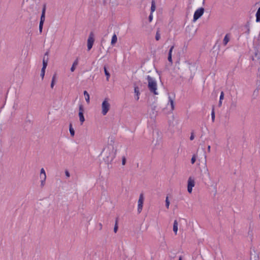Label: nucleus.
<instances>
[{
    "instance_id": "f257e3e1",
    "label": "nucleus",
    "mask_w": 260,
    "mask_h": 260,
    "mask_svg": "<svg viewBox=\"0 0 260 260\" xmlns=\"http://www.w3.org/2000/svg\"><path fill=\"white\" fill-rule=\"evenodd\" d=\"M116 149L113 145H109L107 148L103 150L104 157L103 159L106 164H111L116 156Z\"/></svg>"
},
{
    "instance_id": "f03ea898",
    "label": "nucleus",
    "mask_w": 260,
    "mask_h": 260,
    "mask_svg": "<svg viewBox=\"0 0 260 260\" xmlns=\"http://www.w3.org/2000/svg\"><path fill=\"white\" fill-rule=\"evenodd\" d=\"M146 79L148 81V88L150 92L153 93L154 95H158V93L157 91V85L156 80L149 75L147 76Z\"/></svg>"
},
{
    "instance_id": "7ed1b4c3",
    "label": "nucleus",
    "mask_w": 260,
    "mask_h": 260,
    "mask_svg": "<svg viewBox=\"0 0 260 260\" xmlns=\"http://www.w3.org/2000/svg\"><path fill=\"white\" fill-rule=\"evenodd\" d=\"M108 98H106L102 104V114L103 115H106L110 110V104Z\"/></svg>"
},
{
    "instance_id": "20e7f679",
    "label": "nucleus",
    "mask_w": 260,
    "mask_h": 260,
    "mask_svg": "<svg viewBox=\"0 0 260 260\" xmlns=\"http://www.w3.org/2000/svg\"><path fill=\"white\" fill-rule=\"evenodd\" d=\"M46 8V4H44L42 11V14L41 16L40 24H39V31L40 33H41L42 32L43 24H44L45 20Z\"/></svg>"
},
{
    "instance_id": "39448f33",
    "label": "nucleus",
    "mask_w": 260,
    "mask_h": 260,
    "mask_svg": "<svg viewBox=\"0 0 260 260\" xmlns=\"http://www.w3.org/2000/svg\"><path fill=\"white\" fill-rule=\"evenodd\" d=\"M195 185L194 179L192 177H189L187 180V191L189 193L192 191V188Z\"/></svg>"
},
{
    "instance_id": "423d86ee",
    "label": "nucleus",
    "mask_w": 260,
    "mask_h": 260,
    "mask_svg": "<svg viewBox=\"0 0 260 260\" xmlns=\"http://www.w3.org/2000/svg\"><path fill=\"white\" fill-rule=\"evenodd\" d=\"M94 42V34L93 32H90L87 40V49L88 51L92 48Z\"/></svg>"
},
{
    "instance_id": "0eeeda50",
    "label": "nucleus",
    "mask_w": 260,
    "mask_h": 260,
    "mask_svg": "<svg viewBox=\"0 0 260 260\" xmlns=\"http://www.w3.org/2000/svg\"><path fill=\"white\" fill-rule=\"evenodd\" d=\"M144 198L143 193H141L138 202V212L140 213L142 210Z\"/></svg>"
},
{
    "instance_id": "6e6552de",
    "label": "nucleus",
    "mask_w": 260,
    "mask_h": 260,
    "mask_svg": "<svg viewBox=\"0 0 260 260\" xmlns=\"http://www.w3.org/2000/svg\"><path fill=\"white\" fill-rule=\"evenodd\" d=\"M204 9L203 8H200L197 9L193 15V21L197 20L204 13Z\"/></svg>"
},
{
    "instance_id": "1a4fd4ad",
    "label": "nucleus",
    "mask_w": 260,
    "mask_h": 260,
    "mask_svg": "<svg viewBox=\"0 0 260 260\" xmlns=\"http://www.w3.org/2000/svg\"><path fill=\"white\" fill-rule=\"evenodd\" d=\"M49 58L47 57H43V67L41 70V76L42 79L44 78L45 73V69L47 66Z\"/></svg>"
},
{
    "instance_id": "9d476101",
    "label": "nucleus",
    "mask_w": 260,
    "mask_h": 260,
    "mask_svg": "<svg viewBox=\"0 0 260 260\" xmlns=\"http://www.w3.org/2000/svg\"><path fill=\"white\" fill-rule=\"evenodd\" d=\"M174 48V46H171V47L170 48V49L169 50V52L168 57V61L171 63H172V62H173L172 58V53Z\"/></svg>"
},
{
    "instance_id": "9b49d317",
    "label": "nucleus",
    "mask_w": 260,
    "mask_h": 260,
    "mask_svg": "<svg viewBox=\"0 0 260 260\" xmlns=\"http://www.w3.org/2000/svg\"><path fill=\"white\" fill-rule=\"evenodd\" d=\"M169 103L170 104L171 107V110L173 111L174 110L175 108V105L174 103L173 99L170 96H169Z\"/></svg>"
},
{
    "instance_id": "f8f14e48",
    "label": "nucleus",
    "mask_w": 260,
    "mask_h": 260,
    "mask_svg": "<svg viewBox=\"0 0 260 260\" xmlns=\"http://www.w3.org/2000/svg\"><path fill=\"white\" fill-rule=\"evenodd\" d=\"M117 41V37L115 34H114L111 39V44L112 46H114Z\"/></svg>"
},
{
    "instance_id": "ddd939ff",
    "label": "nucleus",
    "mask_w": 260,
    "mask_h": 260,
    "mask_svg": "<svg viewBox=\"0 0 260 260\" xmlns=\"http://www.w3.org/2000/svg\"><path fill=\"white\" fill-rule=\"evenodd\" d=\"M230 39V35L226 34L225 36V37L223 39V44L224 46L226 45L229 42Z\"/></svg>"
},
{
    "instance_id": "4468645a",
    "label": "nucleus",
    "mask_w": 260,
    "mask_h": 260,
    "mask_svg": "<svg viewBox=\"0 0 260 260\" xmlns=\"http://www.w3.org/2000/svg\"><path fill=\"white\" fill-rule=\"evenodd\" d=\"M173 231L175 235H177L178 231V222L176 220H174L173 223Z\"/></svg>"
},
{
    "instance_id": "2eb2a0df",
    "label": "nucleus",
    "mask_w": 260,
    "mask_h": 260,
    "mask_svg": "<svg viewBox=\"0 0 260 260\" xmlns=\"http://www.w3.org/2000/svg\"><path fill=\"white\" fill-rule=\"evenodd\" d=\"M56 74H54L52 77V81H51V85H50L51 88H53L54 87V84L56 82Z\"/></svg>"
},
{
    "instance_id": "dca6fc26",
    "label": "nucleus",
    "mask_w": 260,
    "mask_h": 260,
    "mask_svg": "<svg viewBox=\"0 0 260 260\" xmlns=\"http://www.w3.org/2000/svg\"><path fill=\"white\" fill-rule=\"evenodd\" d=\"M78 59H77L74 61V62L71 68V72H73L75 71V68L78 65Z\"/></svg>"
},
{
    "instance_id": "f3484780",
    "label": "nucleus",
    "mask_w": 260,
    "mask_h": 260,
    "mask_svg": "<svg viewBox=\"0 0 260 260\" xmlns=\"http://www.w3.org/2000/svg\"><path fill=\"white\" fill-rule=\"evenodd\" d=\"M84 95L85 96V101L87 103H89L90 96L89 94L87 91H84Z\"/></svg>"
},
{
    "instance_id": "a211bd4d",
    "label": "nucleus",
    "mask_w": 260,
    "mask_h": 260,
    "mask_svg": "<svg viewBox=\"0 0 260 260\" xmlns=\"http://www.w3.org/2000/svg\"><path fill=\"white\" fill-rule=\"evenodd\" d=\"M155 9H156V7H155V1L153 0L151 2V12L150 13H153L155 11Z\"/></svg>"
},
{
    "instance_id": "6ab92c4d",
    "label": "nucleus",
    "mask_w": 260,
    "mask_h": 260,
    "mask_svg": "<svg viewBox=\"0 0 260 260\" xmlns=\"http://www.w3.org/2000/svg\"><path fill=\"white\" fill-rule=\"evenodd\" d=\"M104 72H105V75L106 76V80H107V81H108L109 80V78L110 77V74L109 73V72L107 71V68L105 66L104 67Z\"/></svg>"
},
{
    "instance_id": "aec40b11",
    "label": "nucleus",
    "mask_w": 260,
    "mask_h": 260,
    "mask_svg": "<svg viewBox=\"0 0 260 260\" xmlns=\"http://www.w3.org/2000/svg\"><path fill=\"white\" fill-rule=\"evenodd\" d=\"M79 116L80 121L81 122V124H82L83 122L85 121L83 113H82L81 112H79Z\"/></svg>"
},
{
    "instance_id": "412c9836",
    "label": "nucleus",
    "mask_w": 260,
    "mask_h": 260,
    "mask_svg": "<svg viewBox=\"0 0 260 260\" xmlns=\"http://www.w3.org/2000/svg\"><path fill=\"white\" fill-rule=\"evenodd\" d=\"M256 21L258 22L260 21V8H259L256 13Z\"/></svg>"
},
{
    "instance_id": "4be33fe9",
    "label": "nucleus",
    "mask_w": 260,
    "mask_h": 260,
    "mask_svg": "<svg viewBox=\"0 0 260 260\" xmlns=\"http://www.w3.org/2000/svg\"><path fill=\"white\" fill-rule=\"evenodd\" d=\"M237 104L236 101H232L230 105V107L232 109H235L237 107Z\"/></svg>"
},
{
    "instance_id": "5701e85b",
    "label": "nucleus",
    "mask_w": 260,
    "mask_h": 260,
    "mask_svg": "<svg viewBox=\"0 0 260 260\" xmlns=\"http://www.w3.org/2000/svg\"><path fill=\"white\" fill-rule=\"evenodd\" d=\"M69 131H70V133L71 135L72 136H74V135H75V131L74 130L73 128L72 127V126L71 124H70Z\"/></svg>"
},
{
    "instance_id": "b1692460",
    "label": "nucleus",
    "mask_w": 260,
    "mask_h": 260,
    "mask_svg": "<svg viewBox=\"0 0 260 260\" xmlns=\"http://www.w3.org/2000/svg\"><path fill=\"white\" fill-rule=\"evenodd\" d=\"M165 202H166V208L167 209H169V206H170V201L169 200L168 196L166 197Z\"/></svg>"
},
{
    "instance_id": "393cba45",
    "label": "nucleus",
    "mask_w": 260,
    "mask_h": 260,
    "mask_svg": "<svg viewBox=\"0 0 260 260\" xmlns=\"http://www.w3.org/2000/svg\"><path fill=\"white\" fill-rule=\"evenodd\" d=\"M160 35L159 34V31L158 30L156 33L155 39H156V40L158 41L160 39Z\"/></svg>"
},
{
    "instance_id": "a878e982",
    "label": "nucleus",
    "mask_w": 260,
    "mask_h": 260,
    "mask_svg": "<svg viewBox=\"0 0 260 260\" xmlns=\"http://www.w3.org/2000/svg\"><path fill=\"white\" fill-rule=\"evenodd\" d=\"M211 118L212 122L214 121L215 120V112L214 108L212 109V113H211Z\"/></svg>"
},
{
    "instance_id": "bb28decb",
    "label": "nucleus",
    "mask_w": 260,
    "mask_h": 260,
    "mask_svg": "<svg viewBox=\"0 0 260 260\" xmlns=\"http://www.w3.org/2000/svg\"><path fill=\"white\" fill-rule=\"evenodd\" d=\"M134 91H135V93H136V95H139L140 92H139V89L138 87H137V86L135 87Z\"/></svg>"
},
{
    "instance_id": "cd10ccee",
    "label": "nucleus",
    "mask_w": 260,
    "mask_h": 260,
    "mask_svg": "<svg viewBox=\"0 0 260 260\" xmlns=\"http://www.w3.org/2000/svg\"><path fill=\"white\" fill-rule=\"evenodd\" d=\"M40 177L41 180H46V174H40Z\"/></svg>"
},
{
    "instance_id": "c85d7f7f",
    "label": "nucleus",
    "mask_w": 260,
    "mask_h": 260,
    "mask_svg": "<svg viewBox=\"0 0 260 260\" xmlns=\"http://www.w3.org/2000/svg\"><path fill=\"white\" fill-rule=\"evenodd\" d=\"M79 112H81L82 113H83L84 108L82 105H80L79 108Z\"/></svg>"
},
{
    "instance_id": "c756f323",
    "label": "nucleus",
    "mask_w": 260,
    "mask_h": 260,
    "mask_svg": "<svg viewBox=\"0 0 260 260\" xmlns=\"http://www.w3.org/2000/svg\"><path fill=\"white\" fill-rule=\"evenodd\" d=\"M196 160V157L195 155H193L191 159V162L192 164H193Z\"/></svg>"
},
{
    "instance_id": "7c9ffc66",
    "label": "nucleus",
    "mask_w": 260,
    "mask_h": 260,
    "mask_svg": "<svg viewBox=\"0 0 260 260\" xmlns=\"http://www.w3.org/2000/svg\"><path fill=\"white\" fill-rule=\"evenodd\" d=\"M46 180H41V187H43L45 184Z\"/></svg>"
},
{
    "instance_id": "2f4dec72",
    "label": "nucleus",
    "mask_w": 260,
    "mask_h": 260,
    "mask_svg": "<svg viewBox=\"0 0 260 260\" xmlns=\"http://www.w3.org/2000/svg\"><path fill=\"white\" fill-rule=\"evenodd\" d=\"M223 98H224V93L223 91H221V93H220V98H219V100L222 101Z\"/></svg>"
},
{
    "instance_id": "473e14b6",
    "label": "nucleus",
    "mask_w": 260,
    "mask_h": 260,
    "mask_svg": "<svg viewBox=\"0 0 260 260\" xmlns=\"http://www.w3.org/2000/svg\"><path fill=\"white\" fill-rule=\"evenodd\" d=\"M152 14L153 13H150V14L149 16L148 19H149V22H151L152 20V19H153V14Z\"/></svg>"
},
{
    "instance_id": "72a5a7b5",
    "label": "nucleus",
    "mask_w": 260,
    "mask_h": 260,
    "mask_svg": "<svg viewBox=\"0 0 260 260\" xmlns=\"http://www.w3.org/2000/svg\"><path fill=\"white\" fill-rule=\"evenodd\" d=\"M125 163H126V158L124 157H123L122 158V165H125Z\"/></svg>"
},
{
    "instance_id": "f704fd0d",
    "label": "nucleus",
    "mask_w": 260,
    "mask_h": 260,
    "mask_svg": "<svg viewBox=\"0 0 260 260\" xmlns=\"http://www.w3.org/2000/svg\"><path fill=\"white\" fill-rule=\"evenodd\" d=\"M117 229H118V226H117V223H116V224L115 225V226H114V232L115 233H116L117 231Z\"/></svg>"
},
{
    "instance_id": "c9c22d12",
    "label": "nucleus",
    "mask_w": 260,
    "mask_h": 260,
    "mask_svg": "<svg viewBox=\"0 0 260 260\" xmlns=\"http://www.w3.org/2000/svg\"><path fill=\"white\" fill-rule=\"evenodd\" d=\"M246 29H247V30H246V32H246L247 35H249V32H250V29H249V26H246Z\"/></svg>"
},
{
    "instance_id": "e433bc0d",
    "label": "nucleus",
    "mask_w": 260,
    "mask_h": 260,
    "mask_svg": "<svg viewBox=\"0 0 260 260\" xmlns=\"http://www.w3.org/2000/svg\"><path fill=\"white\" fill-rule=\"evenodd\" d=\"M40 174H46L45 170L43 168H42L40 171Z\"/></svg>"
},
{
    "instance_id": "4c0bfd02",
    "label": "nucleus",
    "mask_w": 260,
    "mask_h": 260,
    "mask_svg": "<svg viewBox=\"0 0 260 260\" xmlns=\"http://www.w3.org/2000/svg\"><path fill=\"white\" fill-rule=\"evenodd\" d=\"M65 174H66V176L67 177H69L70 176V173L68 171L66 170L65 171Z\"/></svg>"
},
{
    "instance_id": "58836bf2",
    "label": "nucleus",
    "mask_w": 260,
    "mask_h": 260,
    "mask_svg": "<svg viewBox=\"0 0 260 260\" xmlns=\"http://www.w3.org/2000/svg\"><path fill=\"white\" fill-rule=\"evenodd\" d=\"M194 138V134L193 133H191V136L190 137V140H193Z\"/></svg>"
},
{
    "instance_id": "ea45409f",
    "label": "nucleus",
    "mask_w": 260,
    "mask_h": 260,
    "mask_svg": "<svg viewBox=\"0 0 260 260\" xmlns=\"http://www.w3.org/2000/svg\"><path fill=\"white\" fill-rule=\"evenodd\" d=\"M48 54H49V52H48V51H47V52L45 53L44 56V57H45L46 58L47 57H48Z\"/></svg>"
},
{
    "instance_id": "a19ab883",
    "label": "nucleus",
    "mask_w": 260,
    "mask_h": 260,
    "mask_svg": "<svg viewBox=\"0 0 260 260\" xmlns=\"http://www.w3.org/2000/svg\"><path fill=\"white\" fill-rule=\"evenodd\" d=\"M210 150H211V147H210V145H209V146H208V148H207L208 152H210Z\"/></svg>"
},
{
    "instance_id": "79ce46f5",
    "label": "nucleus",
    "mask_w": 260,
    "mask_h": 260,
    "mask_svg": "<svg viewBox=\"0 0 260 260\" xmlns=\"http://www.w3.org/2000/svg\"><path fill=\"white\" fill-rule=\"evenodd\" d=\"M221 105H222V101L219 100L218 105L220 107L221 106Z\"/></svg>"
},
{
    "instance_id": "37998d69",
    "label": "nucleus",
    "mask_w": 260,
    "mask_h": 260,
    "mask_svg": "<svg viewBox=\"0 0 260 260\" xmlns=\"http://www.w3.org/2000/svg\"><path fill=\"white\" fill-rule=\"evenodd\" d=\"M136 99L137 101L139 100V95H137L136 98Z\"/></svg>"
},
{
    "instance_id": "c03bdc74",
    "label": "nucleus",
    "mask_w": 260,
    "mask_h": 260,
    "mask_svg": "<svg viewBox=\"0 0 260 260\" xmlns=\"http://www.w3.org/2000/svg\"><path fill=\"white\" fill-rule=\"evenodd\" d=\"M2 131V125H0V133H1Z\"/></svg>"
},
{
    "instance_id": "a18cd8bd",
    "label": "nucleus",
    "mask_w": 260,
    "mask_h": 260,
    "mask_svg": "<svg viewBox=\"0 0 260 260\" xmlns=\"http://www.w3.org/2000/svg\"><path fill=\"white\" fill-rule=\"evenodd\" d=\"M255 56H257L258 55V53H257V52H256V53H255Z\"/></svg>"
},
{
    "instance_id": "49530a36",
    "label": "nucleus",
    "mask_w": 260,
    "mask_h": 260,
    "mask_svg": "<svg viewBox=\"0 0 260 260\" xmlns=\"http://www.w3.org/2000/svg\"><path fill=\"white\" fill-rule=\"evenodd\" d=\"M179 260H182V257H181V256H180Z\"/></svg>"
}]
</instances>
